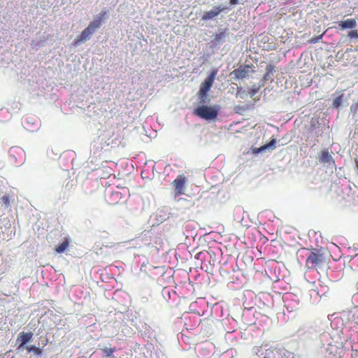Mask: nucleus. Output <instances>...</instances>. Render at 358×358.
Returning a JSON list of instances; mask_svg holds the SVG:
<instances>
[{"mask_svg":"<svg viewBox=\"0 0 358 358\" xmlns=\"http://www.w3.org/2000/svg\"><path fill=\"white\" fill-rule=\"evenodd\" d=\"M106 12H101L89 25L81 32V34L75 38L73 44L78 45L83 41H86L90 38L91 35L99 29L102 23L103 17L106 15Z\"/></svg>","mask_w":358,"mask_h":358,"instance_id":"obj_1","label":"nucleus"},{"mask_svg":"<svg viewBox=\"0 0 358 358\" xmlns=\"http://www.w3.org/2000/svg\"><path fill=\"white\" fill-rule=\"evenodd\" d=\"M219 113V106H200L197 107L194 113L199 117L210 120L215 119Z\"/></svg>","mask_w":358,"mask_h":358,"instance_id":"obj_2","label":"nucleus"},{"mask_svg":"<svg viewBox=\"0 0 358 358\" xmlns=\"http://www.w3.org/2000/svg\"><path fill=\"white\" fill-rule=\"evenodd\" d=\"M217 73V69L213 70L212 72L209 74V76L201 84L200 90L199 92V96L201 99H204L206 97L208 92L213 86V84L215 80V76Z\"/></svg>","mask_w":358,"mask_h":358,"instance_id":"obj_3","label":"nucleus"},{"mask_svg":"<svg viewBox=\"0 0 358 358\" xmlns=\"http://www.w3.org/2000/svg\"><path fill=\"white\" fill-rule=\"evenodd\" d=\"M187 181V178L181 174L178 175L172 182L171 186L173 188V194L176 198L185 194Z\"/></svg>","mask_w":358,"mask_h":358,"instance_id":"obj_4","label":"nucleus"},{"mask_svg":"<svg viewBox=\"0 0 358 358\" xmlns=\"http://www.w3.org/2000/svg\"><path fill=\"white\" fill-rule=\"evenodd\" d=\"M323 257L321 254H318L316 252H310L309 256L307 257L306 262V266L308 269L315 268L318 266L322 262Z\"/></svg>","mask_w":358,"mask_h":358,"instance_id":"obj_5","label":"nucleus"},{"mask_svg":"<svg viewBox=\"0 0 358 358\" xmlns=\"http://www.w3.org/2000/svg\"><path fill=\"white\" fill-rule=\"evenodd\" d=\"M224 10V8H222L220 6H217L215 8L214 10L204 13L201 19L203 20H208L213 19L215 17L217 16Z\"/></svg>","mask_w":358,"mask_h":358,"instance_id":"obj_6","label":"nucleus"},{"mask_svg":"<svg viewBox=\"0 0 358 358\" xmlns=\"http://www.w3.org/2000/svg\"><path fill=\"white\" fill-rule=\"evenodd\" d=\"M33 336L31 332L24 333L21 332L17 336V341L20 342L18 349L22 348L27 342H29Z\"/></svg>","mask_w":358,"mask_h":358,"instance_id":"obj_7","label":"nucleus"},{"mask_svg":"<svg viewBox=\"0 0 358 358\" xmlns=\"http://www.w3.org/2000/svg\"><path fill=\"white\" fill-rule=\"evenodd\" d=\"M70 241L69 236H64L62 242L55 248V252L59 254L63 253L69 247Z\"/></svg>","mask_w":358,"mask_h":358,"instance_id":"obj_8","label":"nucleus"},{"mask_svg":"<svg viewBox=\"0 0 358 358\" xmlns=\"http://www.w3.org/2000/svg\"><path fill=\"white\" fill-rule=\"evenodd\" d=\"M357 26V22L355 19H348L344 21H340L338 22V27L341 29H353Z\"/></svg>","mask_w":358,"mask_h":358,"instance_id":"obj_9","label":"nucleus"},{"mask_svg":"<svg viewBox=\"0 0 358 358\" xmlns=\"http://www.w3.org/2000/svg\"><path fill=\"white\" fill-rule=\"evenodd\" d=\"M232 73L235 76V78L238 79L245 78L248 76L249 73L248 66L236 69L233 71Z\"/></svg>","mask_w":358,"mask_h":358,"instance_id":"obj_10","label":"nucleus"},{"mask_svg":"<svg viewBox=\"0 0 358 358\" xmlns=\"http://www.w3.org/2000/svg\"><path fill=\"white\" fill-rule=\"evenodd\" d=\"M275 144H276V140L275 138H272L269 141V143L261 146L259 148H255L253 150V153L257 154L260 152H263V151L266 150V149H269V148L273 149L275 147Z\"/></svg>","mask_w":358,"mask_h":358,"instance_id":"obj_11","label":"nucleus"},{"mask_svg":"<svg viewBox=\"0 0 358 358\" xmlns=\"http://www.w3.org/2000/svg\"><path fill=\"white\" fill-rule=\"evenodd\" d=\"M320 161L324 164H329L330 162H333L334 164V161L331 155L327 150H322L320 155Z\"/></svg>","mask_w":358,"mask_h":358,"instance_id":"obj_12","label":"nucleus"},{"mask_svg":"<svg viewBox=\"0 0 358 358\" xmlns=\"http://www.w3.org/2000/svg\"><path fill=\"white\" fill-rule=\"evenodd\" d=\"M343 94L338 96L334 99L333 106L334 108H338L341 105Z\"/></svg>","mask_w":358,"mask_h":358,"instance_id":"obj_13","label":"nucleus"},{"mask_svg":"<svg viewBox=\"0 0 358 358\" xmlns=\"http://www.w3.org/2000/svg\"><path fill=\"white\" fill-rule=\"evenodd\" d=\"M28 352H34L36 355H41L42 353L41 350L36 346L27 347Z\"/></svg>","mask_w":358,"mask_h":358,"instance_id":"obj_14","label":"nucleus"},{"mask_svg":"<svg viewBox=\"0 0 358 358\" xmlns=\"http://www.w3.org/2000/svg\"><path fill=\"white\" fill-rule=\"evenodd\" d=\"M0 203H3V204H5L6 206H9L10 205V197L9 196H3L1 199H0Z\"/></svg>","mask_w":358,"mask_h":358,"instance_id":"obj_15","label":"nucleus"},{"mask_svg":"<svg viewBox=\"0 0 358 358\" xmlns=\"http://www.w3.org/2000/svg\"><path fill=\"white\" fill-rule=\"evenodd\" d=\"M103 351L104 353H106L107 357H110L115 351V349L105 348L104 349H103Z\"/></svg>","mask_w":358,"mask_h":358,"instance_id":"obj_16","label":"nucleus"},{"mask_svg":"<svg viewBox=\"0 0 358 358\" xmlns=\"http://www.w3.org/2000/svg\"><path fill=\"white\" fill-rule=\"evenodd\" d=\"M348 36L351 38H358V32H357V30L356 29H354V30H352L350 31H349Z\"/></svg>","mask_w":358,"mask_h":358,"instance_id":"obj_17","label":"nucleus"},{"mask_svg":"<svg viewBox=\"0 0 358 358\" xmlns=\"http://www.w3.org/2000/svg\"><path fill=\"white\" fill-rule=\"evenodd\" d=\"M223 37H224V34L223 33H221L220 34L216 36L215 39L218 41L222 38Z\"/></svg>","mask_w":358,"mask_h":358,"instance_id":"obj_18","label":"nucleus"},{"mask_svg":"<svg viewBox=\"0 0 358 358\" xmlns=\"http://www.w3.org/2000/svg\"><path fill=\"white\" fill-rule=\"evenodd\" d=\"M257 92V90H250L249 93L251 96H253L255 94V93Z\"/></svg>","mask_w":358,"mask_h":358,"instance_id":"obj_19","label":"nucleus"},{"mask_svg":"<svg viewBox=\"0 0 358 358\" xmlns=\"http://www.w3.org/2000/svg\"><path fill=\"white\" fill-rule=\"evenodd\" d=\"M238 3V0H230V3L231 5H235V4H237Z\"/></svg>","mask_w":358,"mask_h":358,"instance_id":"obj_20","label":"nucleus"},{"mask_svg":"<svg viewBox=\"0 0 358 358\" xmlns=\"http://www.w3.org/2000/svg\"><path fill=\"white\" fill-rule=\"evenodd\" d=\"M321 37H322V36H320V37H317V38H312V39H311V41H312L313 43H316V42H317L318 39H319L320 38H321Z\"/></svg>","mask_w":358,"mask_h":358,"instance_id":"obj_21","label":"nucleus"},{"mask_svg":"<svg viewBox=\"0 0 358 358\" xmlns=\"http://www.w3.org/2000/svg\"><path fill=\"white\" fill-rule=\"evenodd\" d=\"M181 200H183V201H184V200H185V199H184V198H180V199H178V201H181Z\"/></svg>","mask_w":358,"mask_h":358,"instance_id":"obj_22","label":"nucleus"},{"mask_svg":"<svg viewBox=\"0 0 358 358\" xmlns=\"http://www.w3.org/2000/svg\"><path fill=\"white\" fill-rule=\"evenodd\" d=\"M264 358H266V357H264Z\"/></svg>","mask_w":358,"mask_h":358,"instance_id":"obj_23","label":"nucleus"}]
</instances>
